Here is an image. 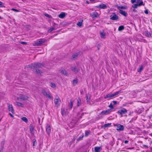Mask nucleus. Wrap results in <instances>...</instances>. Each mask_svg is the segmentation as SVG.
Instances as JSON below:
<instances>
[{"instance_id":"3","label":"nucleus","mask_w":152,"mask_h":152,"mask_svg":"<svg viewBox=\"0 0 152 152\" xmlns=\"http://www.w3.org/2000/svg\"><path fill=\"white\" fill-rule=\"evenodd\" d=\"M46 40L45 39H40L35 41L33 43L34 46H39L40 45L45 42Z\"/></svg>"},{"instance_id":"59","label":"nucleus","mask_w":152,"mask_h":152,"mask_svg":"<svg viewBox=\"0 0 152 152\" xmlns=\"http://www.w3.org/2000/svg\"><path fill=\"white\" fill-rule=\"evenodd\" d=\"M0 19H2V18H1V17L0 16Z\"/></svg>"},{"instance_id":"60","label":"nucleus","mask_w":152,"mask_h":152,"mask_svg":"<svg viewBox=\"0 0 152 152\" xmlns=\"http://www.w3.org/2000/svg\"><path fill=\"white\" fill-rule=\"evenodd\" d=\"M0 152H1V150Z\"/></svg>"},{"instance_id":"20","label":"nucleus","mask_w":152,"mask_h":152,"mask_svg":"<svg viewBox=\"0 0 152 152\" xmlns=\"http://www.w3.org/2000/svg\"><path fill=\"white\" fill-rule=\"evenodd\" d=\"M35 72L36 73L39 74L40 75H41L42 74V71L38 69H36Z\"/></svg>"},{"instance_id":"44","label":"nucleus","mask_w":152,"mask_h":152,"mask_svg":"<svg viewBox=\"0 0 152 152\" xmlns=\"http://www.w3.org/2000/svg\"><path fill=\"white\" fill-rule=\"evenodd\" d=\"M51 86L53 88H55L56 87L55 84L54 83H51Z\"/></svg>"},{"instance_id":"46","label":"nucleus","mask_w":152,"mask_h":152,"mask_svg":"<svg viewBox=\"0 0 152 152\" xmlns=\"http://www.w3.org/2000/svg\"><path fill=\"white\" fill-rule=\"evenodd\" d=\"M45 15L47 17H48V18H50L51 17V16L50 15H49L48 14H45Z\"/></svg>"},{"instance_id":"49","label":"nucleus","mask_w":152,"mask_h":152,"mask_svg":"<svg viewBox=\"0 0 152 152\" xmlns=\"http://www.w3.org/2000/svg\"><path fill=\"white\" fill-rule=\"evenodd\" d=\"M21 43L22 44H24V45H26L27 44L26 42H21Z\"/></svg>"},{"instance_id":"7","label":"nucleus","mask_w":152,"mask_h":152,"mask_svg":"<svg viewBox=\"0 0 152 152\" xmlns=\"http://www.w3.org/2000/svg\"><path fill=\"white\" fill-rule=\"evenodd\" d=\"M140 2L137 4H134L132 6V7L134 8H137L138 6H140L142 5H144L142 1H140Z\"/></svg>"},{"instance_id":"58","label":"nucleus","mask_w":152,"mask_h":152,"mask_svg":"<svg viewBox=\"0 0 152 152\" xmlns=\"http://www.w3.org/2000/svg\"><path fill=\"white\" fill-rule=\"evenodd\" d=\"M33 145L34 146V142Z\"/></svg>"},{"instance_id":"27","label":"nucleus","mask_w":152,"mask_h":152,"mask_svg":"<svg viewBox=\"0 0 152 152\" xmlns=\"http://www.w3.org/2000/svg\"><path fill=\"white\" fill-rule=\"evenodd\" d=\"M61 114L62 115H65L67 114V113H66L65 112V110L64 109H61Z\"/></svg>"},{"instance_id":"31","label":"nucleus","mask_w":152,"mask_h":152,"mask_svg":"<svg viewBox=\"0 0 152 152\" xmlns=\"http://www.w3.org/2000/svg\"><path fill=\"white\" fill-rule=\"evenodd\" d=\"M143 66H141L137 69V71L139 72H140L143 70Z\"/></svg>"},{"instance_id":"30","label":"nucleus","mask_w":152,"mask_h":152,"mask_svg":"<svg viewBox=\"0 0 152 152\" xmlns=\"http://www.w3.org/2000/svg\"><path fill=\"white\" fill-rule=\"evenodd\" d=\"M61 72L65 75H67L66 71L64 69H62L61 70Z\"/></svg>"},{"instance_id":"51","label":"nucleus","mask_w":152,"mask_h":152,"mask_svg":"<svg viewBox=\"0 0 152 152\" xmlns=\"http://www.w3.org/2000/svg\"><path fill=\"white\" fill-rule=\"evenodd\" d=\"M113 102L114 103V104L115 105L116 104L117 102L116 101H113Z\"/></svg>"},{"instance_id":"24","label":"nucleus","mask_w":152,"mask_h":152,"mask_svg":"<svg viewBox=\"0 0 152 152\" xmlns=\"http://www.w3.org/2000/svg\"><path fill=\"white\" fill-rule=\"evenodd\" d=\"M15 104L18 106H20L22 107H23V105L21 103L16 102L15 103Z\"/></svg>"},{"instance_id":"50","label":"nucleus","mask_w":152,"mask_h":152,"mask_svg":"<svg viewBox=\"0 0 152 152\" xmlns=\"http://www.w3.org/2000/svg\"><path fill=\"white\" fill-rule=\"evenodd\" d=\"M3 3L1 1H0V7H2Z\"/></svg>"},{"instance_id":"28","label":"nucleus","mask_w":152,"mask_h":152,"mask_svg":"<svg viewBox=\"0 0 152 152\" xmlns=\"http://www.w3.org/2000/svg\"><path fill=\"white\" fill-rule=\"evenodd\" d=\"M111 125V123H108L107 124H105L103 126V127L105 128L106 127H108L110 126Z\"/></svg>"},{"instance_id":"16","label":"nucleus","mask_w":152,"mask_h":152,"mask_svg":"<svg viewBox=\"0 0 152 152\" xmlns=\"http://www.w3.org/2000/svg\"><path fill=\"white\" fill-rule=\"evenodd\" d=\"M116 7L119 10V11H120V10H122L121 9H127L126 7L125 6L120 7L118 5H116Z\"/></svg>"},{"instance_id":"15","label":"nucleus","mask_w":152,"mask_h":152,"mask_svg":"<svg viewBox=\"0 0 152 152\" xmlns=\"http://www.w3.org/2000/svg\"><path fill=\"white\" fill-rule=\"evenodd\" d=\"M91 16L93 18H96L98 17L99 15L98 13L96 12H93L91 14Z\"/></svg>"},{"instance_id":"12","label":"nucleus","mask_w":152,"mask_h":152,"mask_svg":"<svg viewBox=\"0 0 152 152\" xmlns=\"http://www.w3.org/2000/svg\"><path fill=\"white\" fill-rule=\"evenodd\" d=\"M127 112V110L125 108L119 110L118 111V113L122 115L123 114H126Z\"/></svg>"},{"instance_id":"5","label":"nucleus","mask_w":152,"mask_h":152,"mask_svg":"<svg viewBox=\"0 0 152 152\" xmlns=\"http://www.w3.org/2000/svg\"><path fill=\"white\" fill-rule=\"evenodd\" d=\"M110 19L114 20H117L119 19V17L115 13L113 12L112 15H110Z\"/></svg>"},{"instance_id":"40","label":"nucleus","mask_w":152,"mask_h":152,"mask_svg":"<svg viewBox=\"0 0 152 152\" xmlns=\"http://www.w3.org/2000/svg\"><path fill=\"white\" fill-rule=\"evenodd\" d=\"M90 99V97L89 95H87V102L89 101Z\"/></svg>"},{"instance_id":"8","label":"nucleus","mask_w":152,"mask_h":152,"mask_svg":"<svg viewBox=\"0 0 152 152\" xmlns=\"http://www.w3.org/2000/svg\"><path fill=\"white\" fill-rule=\"evenodd\" d=\"M71 70L75 73H77L80 71V69L77 68L75 66H74L71 67Z\"/></svg>"},{"instance_id":"38","label":"nucleus","mask_w":152,"mask_h":152,"mask_svg":"<svg viewBox=\"0 0 152 152\" xmlns=\"http://www.w3.org/2000/svg\"><path fill=\"white\" fill-rule=\"evenodd\" d=\"M45 96L48 97V98L50 99H51L52 98V97L50 96L49 94L47 93Z\"/></svg>"},{"instance_id":"42","label":"nucleus","mask_w":152,"mask_h":152,"mask_svg":"<svg viewBox=\"0 0 152 152\" xmlns=\"http://www.w3.org/2000/svg\"><path fill=\"white\" fill-rule=\"evenodd\" d=\"M11 10L16 12H19L18 10L14 8H12Z\"/></svg>"},{"instance_id":"54","label":"nucleus","mask_w":152,"mask_h":152,"mask_svg":"<svg viewBox=\"0 0 152 152\" xmlns=\"http://www.w3.org/2000/svg\"><path fill=\"white\" fill-rule=\"evenodd\" d=\"M72 144V142H69L68 143V144L69 145V146H70Z\"/></svg>"},{"instance_id":"37","label":"nucleus","mask_w":152,"mask_h":152,"mask_svg":"<svg viewBox=\"0 0 152 152\" xmlns=\"http://www.w3.org/2000/svg\"><path fill=\"white\" fill-rule=\"evenodd\" d=\"M70 109H71L72 108L73 105V102L72 101V100H70Z\"/></svg>"},{"instance_id":"9","label":"nucleus","mask_w":152,"mask_h":152,"mask_svg":"<svg viewBox=\"0 0 152 152\" xmlns=\"http://www.w3.org/2000/svg\"><path fill=\"white\" fill-rule=\"evenodd\" d=\"M111 112V109H108L106 110H104L102 111L100 113V114L102 115H107L110 113Z\"/></svg>"},{"instance_id":"57","label":"nucleus","mask_w":152,"mask_h":152,"mask_svg":"<svg viewBox=\"0 0 152 152\" xmlns=\"http://www.w3.org/2000/svg\"><path fill=\"white\" fill-rule=\"evenodd\" d=\"M86 2H87V3H88V4H89V2H88V1H86Z\"/></svg>"},{"instance_id":"11","label":"nucleus","mask_w":152,"mask_h":152,"mask_svg":"<svg viewBox=\"0 0 152 152\" xmlns=\"http://www.w3.org/2000/svg\"><path fill=\"white\" fill-rule=\"evenodd\" d=\"M51 128L50 126L48 124L47 125L46 127V132L48 135H50L51 132Z\"/></svg>"},{"instance_id":"23","label":"nucleus","mask_w":152,"mask_h":152,"mask_svg":"<svg viewBox=\"0 0 152 152\" xmlns=\"http://www.w3.org/2000/svg\"><path fill=\"white\" fill-rule=\"evenodd\" d=\"M30 129L31 132L32 133L34 130V127L32 124H31L30 126Z\"/></svg>"},{"instance_id":"36","label":"nucleus","mask_w":152,"mask_h":152,"mask_svg":"<svg viewBox=\"0 0 152 152\" xmlns=\"http://www.w3.org/2000/svg\"><path fill=\"white\" fill-rule=\"evenodd\" d=\"M83 137V134H82L77 139V141H79L82 140Z\"/></svg>"},{"instance_id":"41","label":"nucleus","mask_w":152,"mask_h":152,"mask_svg":"<svg viewBox=\"0 0 152 152\" xmlns=\"http://www.w3.org/2000/svg\"><path fill=\"white\" fill-rule=\"evenodd\" d=\"M55 29V28H54V27H52V28H50L49 30H48V31L50 32H52L53 30H54Z\"/></svg>"},{"instance_id":"1","label":"nucleus","mask_w":152,"mask_h":152,"mask_svg":"<svg viewBox=\"0 0 152 152\" xmlns=\"http://www.w3.org/2000/svg\"><path fill=\"white\" fill-rule=\"evenodd\" d=\"M44 66L43 64L36 62L34 64H31L26 66L27 68H30L35 69L37 68H41Z\"/></svg>"},{"instance_id":"45","label":"nucleus","mask_w":152,"mask_h":152,"mask_svg":"<svg viewBox=\"0 0 152 152\" xmlns=\"http://www.w3.org/2000/svg\"><path fill=\"white\" fill-rule=\"evenodd\" d=\"M109 107L112 108H113V106L111 103L109 106Z\"/></svg>"},{"instance_id":"39","label":"nucleus","mask_w":152,"mask_h":152,"mask_svg":"<svg viewBox=\"0 0 152 152\" xmlns=\"http://www.w3.org/2000/svg\"><path fill=\"white\" fill-rule=\"evenodd\" d=\"M42 93L43 94V95L45 96L47 94V93L44 90L42 91Z\"/></svg>"},{"instance_id":"19","label":"nucleus","mask_w":152,"mask_h":152,"mask_svg":"<svg viewBox=\"0 0 152 152\" xmlns=\"http://www.w3.org/2000/svg\"><path fill=\"white\" fill-rule=\"evenodd\" d=\"M101 148L100 147H96L94 148L95 152H100Z\"/></svg>"},{"instance_id":"13","label":"nucleus","mask_w":152,"mask_h":152,"mask_svg":"<svg viewBox=\"0 0 152 152\" xmlns=\"http://www.w3.org/2000/svg\"><path fill=\"white\" fill-rule=\"evenodd\" d=\"M97 7L98 8L102 9H105L107 8L106 5L103 3H101Z\"/></svg>"},{"instance_id":"14","label":"nucleus","mask_w":152,"mask_h":152,"mask_svg":"<svg viewBox=\"0 0 152 152\" xmlns=\"http://www.w3.org/2000/svg\"><path fill=\"white\" fill-rule=\"evenodd\" d=\"M8 105L9 110L10 111H11L12 113H13L14 112V110L12 105L9 104H8Z\"/></svg>"},{"instance_id":"10","label":"nucleus","mask_w":152,"mask_h":152,"mask_svg":"<svg viewBox=\"0 0 152 152\" xmlns=\"http://www.w3.org/2000/svg\"><path fill=\"white\" fill-rule=\"evenodd\" d=\"M117 128L116 130L118 131H123L124 129V126L121 125L119 124L116 125Z\"/></svg>"},{"instance_id":"56","label":"nucleus","mask_w":152,"mask_h":152,"mask_svg":"<svg viewBox=\"0 0 152 152\" xmlns=\"http://www.w3.org/2000/svg\"><path fill=\"white\" fill-rule=\"evenodd\" d=\"M89 0L91 1H94V0Z\"/></svg>"},{"instance_id":"29","label":"nucleus","mask_w":152,"mask_h":152,"mask_svg":"<svg viewBox=\"0 0 152 152\" xmlns=\"http://www.w3.org/2000/svg\"><path fill=\"white\" fill-rule=\"evenodd\" d=\"M83 21V20H82L81 21L78 22L77 24V25L79 27L81 26L82 25Z\"/></svg>"},{"instance_id":"22","label":"nucleus","mask_w":152,"mask_h":152,"mask_svg":"<svg viewBox=\"0 0 152 152\" xmlns=\"http://www.w3.org/2000/svg\"><path fill=\"white\" fill-rule=\"evenodd\" d=\"M78 54V53H75L73 54L72 56V58L73 59H75L76 58H77V57Z\"/></svg>"},{"instance_id":"2","label":"nucleus","mask_w":152,"mask_h":152,"mask_svg":"<svg viewBox=\"0 0 152 152\" xmlns=\"http://www.w3.org/2000/svg\"><path fill=\"white\" fill-rule=\"evenodd\" d=\"M121 91L120 90L115 92L114 94L110 93L108 94L107 95L104 96V98L105 99L107 98H109V99L113 98L116 96L121 93Z\"/></svg>"},{"instance_id":"52","label":"nucleus","mask_w":152,"mask_h":152,"mask_svg":"<svg viewBox=\"0 0 152 152\" xmlns=\"http://www.w3.org/2000/svg\"><path fill=\"white\" fill-rule=\"evenodd\" d=\"M9 114L10 115V116L12 118H13L14 117V116L12 115V114L11 113H9Z\"/></svg>"},{"instance_id":"32","label":"nucleus","mask_w":152,"mask_h":152,"mask_svg":"<svg viewBox=\"0 0 152 152\" xmlns=\"http://www.w3.org/2000/svg\"><path fill=\"white\" fill-rule=\"evenodd\" d=\"M90 131H86L85 132V136L86 137L88 136L90 134Z\"/></svg>"},{"instance_id":"53","label":"nucleus","mask_w":152,"mask_h":152,"mask_svg":"<svg viewBox=\"0 0 152 152\" xmlns=\"http://www.w3.org/2000/svg\"><path fill=\"white\" fill-rule=\"evenodd\" d=\"M128 142H129V141L128 140H125L124 141V143L125 144H127L128 143Z\"/></svg>"},{"instance_id":"4","label":"nucleus","mask_w":152,"mask_h":152,"mask_svg":"<svg viewBox=\"0 0 152 152\" xmlns=\"http://www.w3.org/2000/svg\"><path fill=\"white\" fill-rule=\"evenodd\" d=\"M56 98L54 99V102L56 106L58 107L59 106L61 101L58 96L56 97Z\"/></svg>"},{"instance_id":"18","label":"nucleus","mask_w":152,"mask_h":152,"mask_svg":"<svg viewBox=\"0 0 152 152\" xmlns=\"http://www.w3.org/2000/svg\"><path fill=\"white\" fill-rule=\"evenodd\" d=\"M101 37V38L104 39L105 38V34L103 31L100 33Z\"/></svg>"},{"instance_id":"47","label":"nucleus","mask_w":152,"mask_h":152,"mask_svg":"<svg viewBox=\"0 0 152 152\" xmlns=\"http://www.w3.org/2000/svg\"><path fill=\"white\" fill-rule=\"evenodd\" d=\"M144 12L146 14H148V10H145V11Z\"/></svg>"},{"instance_id":"33","label":"nucleus","mask_w":152,"mask_h":152,"mask_svg":"<svg viewBox=\"0 0 152 152\" xmlns=\"http://www.w3.org/2000/svg\"><path fill=\"white\" fill-rule=\"evenodd\" d=\"M145 35L146 36H147L148 37H150L151 36V34L150 33L148 32V31H147L146 32Z\"/></svg>"},{"instance_id":"25","label":"nucleus","mask_w":152,"mask_h":152,"mask_svg":"<svg viewBox=\"0 0 152 152\" xmlns=\"http://www.w3.org/2000/svg\"><path fill=\"white\" fill-rule=\"evenodd\" d=\"M141 1H142V0H131V2L133 4L134 3H139Z\"/></svg>"},{"instance_id":"17","label":"nucleus","mask_w":152,"mask_h":152,"mask_svg":"<svg viewBox=\"0 0 152 152\" xmlns=\"http://www.w3.org/2000/svg\"><path fill=\"white\" fill-rule=\"evenodd\" d=\"M119 13L125 16H126L127 15V13L125 11L122 10H120V11H119Z\"/></svg>"},{"instance_id":"21","label":"nucleus","mask_w":152,"mask_h":152,"mask_svg":"<svg viewBox=\"0 0 152 152\" xmlns=\"http://www.w3.org/2000/svg\"><path fill=\"white\" fill-rule=\"evenodd\" d=\"M65 16V14L64 12H62L58 15V17L60 18H63Z\"/></svg>"},{"instance_id":"48","label":"nucleus","mask_w":152,"mask_h":152,"mask_svg":"<svg viewBox=\"0 0 152 152\" xmlns=\"http://www.w3.org/2000/svg\"><path fill=\"white\" fill-rule=\"evenodd\" d=\"M142 146L145 148H148V147L147 145H142Z\"/></svg>"},{"instance_id":"35","label":"nucleus","mask_w":152,"mask_h":152,"mask_svg":"<svg viewBox=\"0 0 152 152\" xmlns=\"http://www.w3.org/2000/svg\"><path fill=\"white\" fill-rule=\"evenodd\" d=\"M77 106H79L81 105V100L79 98H78L77 100Z\"/></svg>"},{"instance_id":"6","label":"nucleus","mask_w":152,"mask_h":152,"mask_svg":"<svg viewBox=\"0 0 152 152\" xmlns=\"http://www.w3.org/2000/svg\"><path fill=\"white\" fill-rule=\"evenodd\" d=\"M28 98V97L27 96L21 94L20 95L19 97L17 98V99L21 101H24L27 100Z\"/></svg>"},{"instance_id":"43","label":"nucleus","mask_w":152,"mask_h":152,"mask_svg":"<svg viewBox=\"0 0 152 152\" xmlns=\"http://www.w3.org/2000/svg\"><path fill=\"white\" fill-rule=\"evenodd\" d=\"M77 82V80H74L73 81V83L74 85H75Z\"/></svg>"},{"instance_id":"55","label":"nucleus","mask_w":152,"mask_h":152,"mask_svg":"<svg viewBox=\"0 0 152 152\" xmlns=\"http://www.w3.org/2000/svg\"><path fill=\"white\" fill-rule=\"evenodd\" d=\"M75 138H74L72 140V142H73L75 141Z\"/></svg>"},{"instance_id":"34","label":"nucleus","mask_w":152,"mask_h":152,"mask_svg":"<svg viewBox=\"0 0 152 152\" xmlns=\"http://www.w3.org/2000/svg\"><path fill=\"white\" fill-rule=\"evenodd\" d=\"M21 119L26 122H28V119L26 117H23L21 118Z\"/></svg>"},{"instance_id":"26","label":"nucleus","mask_w":152,"mask_h":152,"mask_svg":"<svg viewBox=\"0 0 152 152\" xmlns=\"http://www.w3.org/2000/svg\"><path fill=\"white\" fill-rule=\"evenodd\" d=\"M124 29V27L123 26H119L118 28L119 31H121L123 30Z\"/></svg>"}]
</instances>
